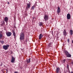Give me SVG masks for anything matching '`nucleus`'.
<instances>
[{"label":"nucleus","mask_w":73,"mask_h":73,"mask_svg":"<svg viewBox=\"0 0 73 73\" xmlns=\"http://www.w3.org/2000/svg\"><path fill=\"white\" fill-rule=\"evenodd\" d=\"M7 37L11 36L12 35V33L11 32H7L6 33Z\"/></svg>","instance_id":"39448f33"},{"label":"nucleus","mask_w":73,"mask_h":73,"mask_svg":"<svg viewBox=\"0 0 73 73\" xmlns=\"http://www.w3.org/2000/svg\"><path fill=\"white\" fill-rule=\"evenodd\" d=\"M2 65H3V64L2 63H1V64L0 65V66H2Z\"/></svg>","instance_id":"a878e982"},{"label":"nucleus","mask_w":73,"mask_h":73,"mask_svg":"<svg viewBox=\"0 0 73 73\" xmlns=\"http://www.w3.org/2000/svg\"><path fill=\"white\" fill-rule=\"evenodd\" d=\"M2 37H3V35L2 34H0V39Z\"/></svg>","instance_id":"412c9836"},{"label":"nucleus","mask_w":73,"mask_h":73,"mask_svg":"<svg viewBox=\"0 0 73 73\" xmlns=\"http://www.w3.org/2000/svg\"><path fill=\"white\" fill-rule=\"evenodd\" d=\"M70 33L71 36L73 35V30H70Z\"/></svg>","instance_id":"dca6fc26"},{"label":"nucleus","mask_w":73,"mask_h":73,"mask_svg":"<svg viewBox=\"0 0 73 73\" xmlns=\"http://www.w3.org/2000/svg\"><path fill=\"white\" fill-rule=\"evenodd\" d=\"M63 33L64 35L65 36H66V35H67V34L66 33V30L65 29H64V30Z\"/></svg>","instance_id":"9b49d317"},{"label":"nucleus","mask_w":73,"mask_h":73,"mask_svg":"<svg viewBox=\"0 0 73 73\" xmlns=\"http://www.w3.org/2000/svg\"><path fill=\"white\" fill-rule=\"evenodd\" d=\"M58 9H60V8L59 7L58 8Z\"/></svg>","instance_id":"c85d7f7f"},{"label":"nucleus","mask_w":73,"mask_h":73,"mask_svg":"<svg viewBox=\"0 0 73 73\" xmlns=\"http://www.w3.org/2000/svg\"><path fill=\"white\" fill-rule=\"evenodd\" d=\"M67 19H68V20H69V19H70V14L68 13L67 14Z\"/></svg>","instance_id":"9d476101"},{"label":"nucleus","mask_w":73,"mask_h":73,"mask_svg":"<svg viewBox=\"0 0 73 73\" xmlns=\"http://www.w3.org/2000/svg\"><path fill=\"white\" fill-rule=\"evenodd\" d=\"M42 37H43V35H42V34H40L39 36V40H41V39Z\"/></svg>","instance_id":"f8f14e48"},{"label":"nucleus","mask_w":73,"mask_h":73,"mask_svg":"<svg viewBox=\"0 0 73 73\" xmlns=\"http://www.w3.org/2000/svg\"><path fill=\"white\" fill-rule=\"evenodd\" d=\"M64 53L67 57H71L72 55L70 54L68 51L66 50L64 52Z\"/></svg>","instance_id":"f03ea898"},{"label":"nucleus","mask_w":73,"mask_h":73,"mask_svg":"<svg viewBox=\"0 0 73 73\" xmlns=\"http://www.w3.org/2000/svg\"><path fill=\"white\" fill-rule=\"evenodd\" d=\"M66 61V59H64L62 60V62L64 63H65V62Z\"/></svg>","instance_id":"aec40b11"},{"label":"nucleus","mask_w":73,"mask_h":73,"mask_svg":"<svg viewBox=\"0 0 73 73\" xmlns=\"http://www.w3.org/2000/svg\"><path fill=\"white\" fill-rule=\"evenodd\" d=\"M26 6V9H29L31 8V4L30 3H27Z\"/></svg>","instance_id":"20e7f679"},{"label":"nucleus","mask_w":73,"mask_h":73,"mask_svg":"<svg viewBox=\"0 0 73 73\" xmlns=\"http://www.w3.org/2000/svg\"><path fill=\"white\" fill-rule=\"evenodd\" d=\"M12 31L13 36H14V37L15 38L16 37V33H15V32L13 30H12Z\"/></svg>","instance_id":"ddd939ff"},{"label":"nucleus","mask_w":73,"mask_h":73,"mask_svg":"<svg viewBox=\"0 0 73 73\" xmlns=\"http://www.w3.org/2000/svg\"><path fill=\"white\" fill-rule=\"evenodd\" d=\"M4 20L6 22H7V21H8V17H5L4 18Z\"/></svg>","instance_id":"4468645a"},{"label":"nucleus","mask_w":73,"mask_h":73,"mask_svg":"<svg viewBox=\"0 0 73 73\" xmlns=\"http://www.w3.org/2000/svg\"><path fill=\"white\" fill-rule=\"evenodd\" d=\"M15 58L13 57V56H12V60H11V62L12 63H15Z\"/></svg>","instance_id":"423d86ee"},{"label":"nucleus","mask_w":73,"mask_h":73,"mask_svg":"<svg viewBox=\"0 0 73 73\" xmlns=\"http://www.w3.org/2000/svg\"><path fill=\"white\" fill-rule=\"evenodd\" d=\"M7 4H9V2H7Z\"/></svg>","instance_id":"cd10ccee"},{"label":"nucleus","mask_w":73,"mask_h":73,"mask_svg":"<svg viewBox=\"0 0 73 73\" xmlns=\"http://www.w3.org/2000/svg\"><path fill=\"white\" fill-rule=\"evenodd\" d=\"M60 11H60V9H58L57 11V12L58 13H60Z\"/></svg>","instance_id":"4be33fe9"},{"label":"nucleus","mask_w":73,"mask_h":73,"mask_svg":"<svg viewBox=\"0 0 73 73\" xmlns=\"http://www.w3.org/2000/svg\"><path fill=\"white\" fill-rule=\"evenodd\" d=\"M65 73H67L68 72V71H67V70H66V72L65 71Z\"/></svg>","instance_id":"393cba45"},{"label":"nucleus","mask_w":73,"mask_h":73,"mask_svg":"<svg viewBox=\"0 0 73 73\" xmlns=\"http://www.w3.org/2000/svg\"><path fill=\"white\" fill-rule=\"evenodd\" d=\"M25 37V35L24 33L22 32L20 34V40L22 41V40H23L24 39Z\"/></svg>","instance_id":"f257e3e1"},{"label":"nucleus","mask_w":73,"mask_h":73,"mask_svg":"<svg viewBox=\"0 0 73 73\" xmlns=\"http://www.w3.org/2000/svg\"><path fill=\"white\" fill-rule=\"evenodd\" d=\"M25 15L26 16H27V14H25Z\"/></svg>","instance_id":"bb28decb"},{"label":"nucleus","mask_w":73,"mask_h":73,"mask_svg":"<svg viewBox=\"0 0 73 73\" xmlns=\"http://www.w3.org/2000/svg\"><path fill=\"white\" fill-rule=\"evenodd\" d=\"M68 60H70V59H68Z\"/></svg>","instance_id":"c756f323"},{"label":"nucleus","mask_w":73,"mask_h":73,"mask_svg":"<svg viewBox=\"0 0 73 73\" xmlns=\"http://www.w3.org/2000/svg\"><path fill=\"white\" fill-rule=\"evenodd\" d=\"M60 68L57 67L56 68V73H58V72H60Z\"/></svg>","instance_id":"1a4fd4ad"},{"label":"nucleus","mask_w":73,"mask_h":73,"mask_svg":"<svg viewBox=\"0 0 73 73\" xmlns=\"http://www.w3.org/2000/svg\"><path fill=\"white\" fill-rule=\"evenodd\" d=\"M0 42H1L2 44H4V41H0Z\"/></svg>","instance_id":"5701e85b"},{"label":"nucleus","mask_w":73,"mask_h":73,"mask_svg":"<svg viewBox=\"0 0 73 73\" xmlns=\"http://www.w3.org/2000/svg\"><path fill=\"white\" fill-rule=\"evenodd\" d=\"M8 47H9V45L3 46V48L5 50H7V49L8 48Z\"/></svg>","instance_id":"7ed1b4c3"},{"label":"nucleus","mask_w":73,"mask_h":73,"mask_svg":"<svg viewBox=\"0 0 73 73\" xmlns=\"http://www.w3.org/2000/svg\"><path fill=\"white\" fill-rule=\"evenodd\" d=\"M48 17V15H44V19L45 20H48V19H49Z\"/></svg>","instance_id":"6e6552de"},{"label":"nucleus","mask_w":73,"mask_h":73,"mask_svg":"<svg viewBox=\"0 0 73 73\" xmlns=\"http://www.w3.org/2000/svg\"><path fill=\"white\" fill-rule=\"evenodd\" d=\"M52 42H50V43H49L47 45L48 47L49 48L51 47V48L53 47V46L52 45Z\"/></svg>","instance_id":"0eeeda50"},{"label":"nucleus","mask_w":73,"mask_h":73,"mask_svg":"<svg viewBox=\"0 0 73 73\" xmlns=\"http://www.w3.org/2000/svg\"><path fill=\"white\" fill-rule=\"evenodd\" d=\"M67 41H68V42H69V41H70L69 39H68Z\"/></svg>","instance_id":"b1692460"},{"label":"nucleus","mask_w":73,"mask_h":73,"mask_svg":"<svg viewBox=\"0 0 73 73\" xmlns=\"http://www.w3.org/2000/svg\"><path fill=\"white\" fill-rule=\"evenodd\" d=\"M43 25V23L42 22H40L39 23V26H42Z\"/></svg>","instance_id":"f3484780"},{"label":"nucleus","mask_w":73,"mask_h":73,"mask_svg":"<svg viewBox=\"0 0 73 73\" xmlns=\"http://www.w3.org/2000/svg\"><path fill=\"white\" fill-rule=\"evenodd\" d=\"M67 68L69 72H70V70H69V64H67Z\"/></svg>","instance_id":"a211bd4d"},{"label":"nucleus","mask_w":73,"mask_h":73,"mask_svg":"<svg viewBox=\"0 0 73 73\" xmlns=\"http://www.w3.org/2000/svg\"><path fill=\"white\" fill-rule=\"evenodd\" d=\"M30 62H31V58H30L28 59L27 60L26 62H27V63L28 64L29 63H30Z\"/></svg>","instance_id":"2eb2a0df"},{"label":"nucleus","mask_w":73,"mask_h":73,"mask_svg":"<svg viewBox=\"0 0 73 73\" xmlns=\"http://www.w3.org/2000/svg\"><path fill=\"white\" fill-rule=\"evenodd\" d=\"M35 5H34L32 7L31 9H35Z\"/></svg>","instance_id":"6ab92c4d"}]
</instances>
